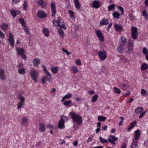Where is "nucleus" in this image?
I'll use <instances>...</instances> for the list:
<instances>
[{
    "instance_id": "nucleus-1",
    "label": "nucleus",
    "mask_w": 148,
    "mask_h": 148,
    "mask_svg": "<svg viewBox=\"0 0 148 148\" xmlns=\"http://www.w3.org/2000/svg\"><path fill=\"white\" fill-rule=\"evenodd\" d=\"M71 115V118L73 120L76 122L78 125L81 124L82 123V119L81 116L77 115L75 112H71L69 113Z\"/></svg>"
},
{
    "instance_id": "nucleus-2",
    "label": "nucleus",
    "mask_w": 148,
    "mask_h": 148,
    "mask_svg": "<svg viewBox=\"0 0 148 148\" xmlns=\"http://www.w3.org/2000/svg\"><path fill=\"white\" fill-rule=\"evenodd\" d=\"M46 75L41 79L42 82L43 84L45 83L46 80H47L50 82H51L53 80V78L51 77L49 73V74H47Z\"/></svg>"
},
{
    "instance_id": "nucleus-3",
    "label": "nucleus",
    "mask_w": 148,
    "mask_h": 148,
    "mask_svg": "<svg viewBox=\"0 0 148 148\" xmlns=\"http://www.w3.org/2000/svg\"><path fill=\"white\" fill-rule=\"evenodd\" d=\"M98 55L101 60H103L106 58V52L104 50H101L98 52Z\"/></svg>"
},
{
    "instance_id": "nucleus-4",
    "label": "nucleus",
    "mask_w": 148,
    "mask_h": 148,
    "mask_svg": "<svg viewBox=\"0 0 148 148\" xmlns=\"http://www.w3.org/2000/svg\"><path fill=\"white\" fill-rule=\"evenodd\" d=\"M30 75L32 79L34 80V82L36 83L37 81V77L38 75V73L36 72V71H32L30 73Z\"/></svg>"
},
{
    "instance_id": "nucleus-5",
    "label": "nucleus",
    "mask_w": 148,
    "mask_h": 148,
    "mask_svg": "<svg viewBox=\"0 0 148 148\" xmlns=\"http://www.w3.org/2000/svg\"><path fill=\"white\" fill-rule=\"evenodd\" d=\"M118 138L114 136L110 135L109 137L108 141L112 145H115L116 143L115 141L117 140Z\"/></svg>"
},
{
    "instance_id": "nucleus-6",
    "label": "nucleus",
    "mask_w": 148,
    "mask_h": 148,
    "mask_svg": "<svg viewBox=\"0 0 148 148\" xmlns=\"http://www.w3.org/2000/svg\"><path fill=\"white\" fill-rule=\"evenodd\" d=\"M96 34L99 40L101 42H103L104 37L103 34L101 31L99 30H97L96 32Z\"/></svg>"
},
{
    "instance_id": "nucleus-7",
    "label": "nucleus",
    "mask_w": 148,
    "mask_h": 148,
    "mask_svg": "<svg viewBox=\"0 0 148 148\" xmlns=\"http://www.w3.org/2000/svg\"><path fill=\"white\" fill-rule=\"evenodd\" d=\"M64 120V119H63L62 116L60 117V119L59 121L58 125V127L59 128L61 129L64 128V123L65 122Z\"/></svg>"
},
{
    "instance_id": "nucleus-8",
    "label": "nucleus",
    "mask_w": 148,
    "mask_h": 148,
    "mask_svg": "<svg viewBox=\"0 0 148 148\" xmlns=\"http://www.w3.org/2000/svg\"><path fill=\"white\" fill-rule=\"evenodd\" d=\"M51 12L52 13L51 16L54 17L55 16V14L56 12V7L55 4L52 3L51 4Z\"/></svg>"
},
{
    "instance_id": "nucleus-9",
    "label": "nucleus",
    "mask_w": 148,
    "mask_h": 148,
    "mask_svg": "<svg viewBox=\"0 0 148 148\" xmlns=\"http://www.w3.org/2000/svg\"><path fill=\"white\" fill-rule=\"evenodd\" d=\"M58 25L60 28H63L64 29H66V27L65 26V23L62 19H60L58 21H57Z\"/></svg>"
},
{
    "instance_id": "nucleus-10",
    "label": "nucleus",
    "mask_w": 148,
    "mask_h": 148,
    "mask_svg": "<svg viewBox=\"0 0 148 148\" xmlns=\"http://www.w3.org/2000/svg\"><path fill=\"white\" fill-rule=\"evenodd\" d=\"M10 12L13 18H14L17 15H19L21 12L18 10H10Z\"/></svg>"
},
{
    "instance_id": "nucleus-11",
    "label": "nucleus",
    "mask_w": 148,
    "mask_h": 148,
    "mask_svg": "<svg viewBox=\"0 0 148 148\" xmlns=\"http://www.w3.org/2000/svg\"><path fill=\"white\" fill-rule=\"evenodd\" d=\"M47 16L46 14L43 11L39 10L37 12V16L39 18H43Z\"/></svg>"
},
{
    "instance_id": "nucleus-12",
    "label": "nucleus",
    "mask_w": 148,
    "mask_h": 148,
    "mask_svg": "<svg viewBox=\"0 0 148 148\" xmlns=\"http://www.w3.org/2000/svg\"><path fill=\"white\" fill-rule=\"evenodd\" d=\"M134 41L129 40L127 45V48L129 51H132L133 49Z\"/></svg>"
},
{
    "instance_id": "nucleus-13",
    "label": "nucleus",
    "mask_w": 148,
    "mask_h": 148,
    "mask_svg": "<svg viewBox=\"0 0 148 148\" xmlns=\"http://www.w3.org/2000/svg\"><path fill=\"white\" fill-rule=\"evenodd\" d=\"M92 7L96 9H97L100 7V3L98 1H94L92 2Z\"/></svg>"
},
{
    "instance_id": "nucleus-14",
    "label": "nucleus",
    "mask_w": 148,
    "mask_h": 148,
    "mask_svg": "<svg viewBox=\"0 0 148 148\" xmlns=\"http://www.w3.org/2000/svg\"><path fill=\"white\" fill-rule=\"evenodd\" d=\"M114 27L116 30L117 32H121L123 29V27L118 24H116L114 25Z\"/></svg>"
},
{
    "instance_id": "nucleus-15",
    "label": "nucleus",
    "mask_w": 148,
    "mask_h": 148,
    "mask_svg": "<svg viewBox=\"0 0 148 148\" xmlns=\"http://www.w3.org/2000/svg\"><path fill=\"white\" fill-rule=\"evenodd\" d=\"M5 72L4 69H1L0 70V78L3 81L5 79Z\"/></svg>"
},
{
    "instance_id": "nucleus-16",
    "label": "nucleus",
    "mask_w": 148,
    "mask_h": 148,
    "mask_svg": "<svg viewBox=\"0 0 148 148\" xmlns=\"http://www.w3.org/2000/svg\"><path fill=\"white\" fill-rule=\"evenodd\" d=\"M45 124L44 123H40L39 124V130L41 132H44L45 130Z\"/></svg>"
},
{
    "instance_id": "nucleus-17",
    "label": "nucleus",
    "mask_w": 148,
    "mask_h": 148,
    "mask_svg": "<svg viewBox=\"0 0 148 148\" xmlns=\"http://www.w3.org/2000/svg\"><path fill=\"white\" fill-rule=\"evenodd\" d=\"M108 21L107 19H105V18H103L100 22V25L102 26L103 25H106L108 23Z\"/></svg>"
},
{
    "instance_id": "nucleus-18",
    "label": "nucleus",
    "mask_w": 148,
    "mask_h": 148,
    "mask_svg": "<svg viewBox=\"0 0 148 148\" xmlns=\"http://www.w3.org/2000/svg\"><path fill=\"white\" fill-rule=\"evenodd\" d=\"M140 130H137L135 132L134 139L135 140H137L139 139L140 134Z\"/></svg>"
},
{
    "instance_id": "nucleus-19",
    "label": "nucleus",
    "mask_w": 148,
    "mask_h": 148,
    "mask_svg": "<svg viewBox=\"0 0 148 148\" xmlns=\"http://www.w3.org/2000/svg\"><path fill=\"white\" fill-rule=\"evenodd\" d=\"M16 50L17 51V53L19 55H21L24 53V50L22 48L17 47L16 48Z\"/></svg>"
},
{
    "instance_id": "nucleus-20",
    "label": "nucleus",
    "mask_w": 148,
    "mask_h": 148,
    "mask_svg": "<svg viewBox=\"0 0 148 148\" xmlns=\"http://www.w3.org/2000/svg\"><path fill=\"white\" fill-rule=\"evenodd\" d=\"M43 32L45 36L48 37L49 36V31L47 28L44 27L43 29Z\"/></svg>"
},
{
    "instance_id": "nucleus-21",
    "label": "nucleus",
    "mask_w": 148,
    "mask_h": 148,
    "mask_svg": "<svg viewBox=\"0 0 148 148\" xmlns=\"http://www.w3.org/2000/svg\"><path fill=\"white\" fill-rule=\"evenodd\" d=\"M116 49L117 51L119 53H121L124 52V49L123 45H120Z\"/></svg>"
},
{
    "instance_id": "nucleus-22",
    "label": "nucleus",
    "mask_w": 148,
    "mask_h": 148,
    "mask_svg": "<svg viewBox=\"0 0 148 148\" xmlns=\"http://www.w3.org/2000/svg\"><path fill=\"white\" fill-rule=\"evenodd\" d=\"M1 29L3 31H5L8 29V25L6 23H3L1 25Z\"/></svg>"
},
{
    "instance_id": "nucleus-23",
    "label": "nucleus",
    "mask_w": 148,
    "mask_h": 148,
    "mask_svg": "<svg viewBox=\"0 0 148 148\" xmlns=\"http://www.w3.org/2000/svg\"><path fill=\"white\" fill-rule=\"evenodd\" d=\"M74 2L76 9H79L81 7V5L79 3V0H74Z\"/></svg>"
},
{
    "instance_id": "nucleus-24",
    "label": "nucleus",
    "mask_w": 148,
    "mask_h": 148,
    "mask_svg": "<svg viewBox=\"0 0 148 148\" xmlns=\"http://www.w3.org/2000/svg\"><path fill=\"white\" fill-rule=\"evenodd\" d=\"M143 110V108L141 107H138L135 110V112L136 113H140Z\"/></svg>"
},
{
    "instance_id": "nucleus-25",
    "label": "nucleus",
    "mask_w": 148,
    "mask_h": 148,
    "mask_svg": "<svg viewBox=\"0 0 148 148\" xmlns=\"http://www.w3.org/2000/svg\"><path fill=\"white\" fill-rule=\"evenodd\" d=\"M72 97V95L70 93L69 94H68L67 95H66L64 96L62 99L61 100V101H63L65 99H69Z\"/></svg>"
},
{
    "instance_id": "nucleus-26",
    "label": "nucleus",
    "mask_w": 148,
    "mask_h": 148,
    "mask_svg": "<svg viewBox=\"0 0 148 148\" xmlns=\"http://www.w3.org/2000/svg\"><path fill=\"white\" fill-rule=\"evenodd\" d=\"M37 3L38 5L41 6H46V3L43 1L40 0L38 1H37Z\"/></svg>"
},
{
    "instance_id": "nucleus-27",
    "label": "nucleus",
    "mask_w": 148,
    "mask_h": 148,
    "mask_svg": "<svg viewBox=\"0 0 148 148\" xmlns=\"http://www.w3.org/2000/svg\"><path fill=\"white\" fill-rule=\"evenodd\" d=\"M132 33L134 34H138V32L136 27L132 26L131 29Z\"/></svg>"
},
{
    "instance_id": "nucleus-28",
    "label": "nucleus",
    "mask_w": 148,
    "mask_h": 148,
    "mask_svg": "<svg viewBox=\"0 0 148 148\" xmlns=\"http://www.w3.org/2000/svg\"><path fill=\"white\" fill-rule=\"evenodd\" d=\"M138 147V145L137 144V143H136L134 142V139H133V142L130 146L131 148H137Z\"/></svg>"
},
{
    "instance_id": "nucleus-29",
    "label": "nucleus",
    "mask_w": 148,
    "mask_h": 148,
    "mask_svg": "<svg viewBox=\"0 0 148 148\" xmlns=\"http://www.w3.org/2000/svg\"><path fill=\"white\" fill-rule=\"evenodd\" d=\"M40 62V60L38 58H36L33 60V63L35 65H38Z\"/></svg>"
},
{
    "instance_id": "nucleus-30",
    "label": "nucleus",
    "mask_w": 148,
    "mask_h": 148,
    "mask_svg": "<svg viewBox=\"0 0 148 148\" xmlns=\"http://www.w3.org/2000/svg\"><path fill=\"white\" fill-rule=\"evenodd\" d=\"M106 117L101 116H99L98 117V120L99 121H104L106 120Z\"/></svg>"
},
{
    "instance_id": "nucleus-31",
    "label": "nucleus",
    "mask_w": 148,
    "mask_h": 148,
    "mask_svg": "<svg viewBox=\"0 0 148 148\" xmlns=\"http://www.w3.org/2000/svg\"><path fill=\"white\" fill-rule=\"evenodd\" d=\"M18 73L21 74H23L25 72V68L23 67L22 68L18 69Z\"/></svg>"
},
{
    "instance_id": "nucleus-32",
    "label": "nucleus",
    "mask_w": 148,
    "mask_h": 148,
    "mask_svg": "<svg viewBox=\"0 0 148 148\" xmlns=\"http://www.w3.org/2000/svg\"><path fill=\"white\" fill-rule=\"evenodd\" d=\"M18 99L20 100V102L24 103L25 101V99L23 96L20 95H18Z\"/></svg>"
},
{
    "instance_id": "nucleus-33",
    "label": "nucleus",
    "mask_w": 148,
    "mask_h": 148,
    "mask_svg": "<svg viewBox=\"0 0 148 148\" xmlns=\"http://www.w3.org/2000/svg\"><path fill=\"white\" fill-rule=\"evenodd\" d=\"M121 40H123L121 41V43L122 44V45H125L127 43V42L126 41V40L125 38L123 37V36H121Z\"/></svg>"
},
{
    "instance_id": "nucleus-34",
    "label": "nucleus",
    "mask_w": 148,
    "mask_h": 148,
    "mask_svg": "<svg viewBox=\"0 0 148 148\" xmlns=\"http://www.w3.org/2000/svg\"><path fill=\"white\" fill-rule=\"evenodd\" d=\"M148 69V65L147 64H144L141 66V69L144 71Z\"/></svg>"
},
{
    "instance_id": "nucleus-35",
    "label": "nucleus",
    "mask_w": 148,
    "mask_h": 148,
    "mask_svg": "<svg viewBox=\"0 0 148 148\" xmlns=\"http://www.w3.org/2000/svg\"><path fill=\"white\" fill-rule=\"evenodd\" d=\"M51 71L53 73H56L58 71V68L57 67H51Z\"/></svg>"
},
{
    "instance_id": "nucleus-36",
    "label": "nucleus",
    "mask_w": 148,
    "mask_h": 148,
    "mask_svg": "<svg viewBox=\"0 0 148 148\" xmlns=\"http://www.w3.org/2000/svg\"><path fill=\"white\" fill-rule=\"evenodd\" d=\"M112 15L114 18H119L120 14L118 12H115L112 14Z\"/></svg>"
},
{
    "instance_id": "nucleus-37",
    "label": "nucleus",
    "mask_w": 148,
    "mask_h": 148,
    "mask_svg": "<svg viewBox=\"0 0 148 148\" xmlns=\"http://www.w3.org/2000/svg\"><path fill=\"white\" fill-rule=\"evenodd\" d=\"M98 97V95H97L95 94L92 97V103H94L95 102L97 99Z\"/></svg>"
},
{
    "instance_id": "nucleus-38",
    "label": "nucleus",
    "mask_w": 148,
    "mask_h": 148,
    "mask_svg": "<svg viewBox=\"0 0 148 148\" xmlns=\"http://www.w3.org/2000/svg\"><path fill=\"white\" fill-rule=\"evenodd\" d=\"M71 69L73 70L74 74L76 73L78 71L77 68L74 66H72L71 68Z\"/></svg>"
},
{
    "instance_id": "nucleus-39",
    "label": "nucleus",
    "mask_w": 148,
    "mask_h": 148,
    "mask_svg": "<svg viewBox=\"0 0 148 148\" xmlns=\"http://www.w3.org/2000/svg\"><path fill=\"white\" fill-rule=\"evenodd\" d=\"M99 139L100 142L102 144L106 143L108 141V140L103 139L101 136L99 137Z\"/></svg>"
},
{
    "instance_id": "nucleus-40",
    "label": "nucleus",
    "mask_w": 148,
    "mask_h": 148,
    "mask_svg": "<svg viewBox=\"0 0 148 148\" xmlns=\"http://www.w3.org/2000/svg\"><path fill=\"white\" fill-rule=\"evenodd\" d=\"M115 5L114 4H112L109 5L108 7V9L109 11L112 10L114 8Z\"/></svg>"
},
{
    "instance_id": "nucleus-41",
    "label": "nucleus",
    "mask_w": 148,
    "mask_h": 148,
    "mask_svg": "<svg viewBox=\"0 0 148 148\" xmlns=\"http://www.w3.org/2000/svg\"><path fill=\"white\" fill-rule=\"evenodd\" d=\"M113 91L115 92V93L117 94H120L121 92L120 90L116 87L114 88Z\"/></svg>"
},
{
    "instance_id": "nucleus-42",
    "label": "nucleus",
    "mask_w": 148,
    "mask_h": 148,
    "mask_svg": "<svg viewBox=\"0 0 148 148\" xmlns=\"http://www.w3.org/2000/svg\"><path fill=\"white\" fill-rule=\"evenodd\" d=\"M23 9L24 10H25L27 7V2L26 0H24V3L23 4Z\"/></svg>"
},
{
    "instance_id": "nucleus-43",
    "label": "nucleus",
    "mask_w": 148,
    "mask_h": 148,
    "mask_svg": "<svg viewBox=\"0 0 148 148\" xmlns=\"http://www.w3.org/2000/svg\"><path fill=\"white\" fill-rule=\"evenodd\" d=\"M68 12L69 14H70V18H72L73 17V16L74 14V12L71 10H69L68 11Z\"/></svg>"
},
{
    "instance_id": "nucleus-44",
    "label": "nucleus",
    "mask_w": 148,
    "mask_h": 148,
    "mask_svg": "<svg viewBox=\"0 0 148 148\" xmlns=\"http://www.w3.org/2000/svg\"><path fill=\"white\" fill-rule=\"evenodd\" d=\"M24 29L25 30V32L27 34H29V32L28 30V27L27 26H25V25L24 26Z\"/></svg>"
},
{
    "instance_id": "nucleus-45",
    "label": "nucleus",
    "mask_w": 148,
    "mask_h": 148,
    "mask_svg": "<svg viewBox=\"0 0 148 148\" xmlns=\"http://www.w3.org/2000/svg\"><path fill=\"white\" fill-rule=\"evenodd\" d=\"M72 102V101L71 100H69V101H64V106H68L70 105Z\"/></svg>"
},
{
    "instance_id": "nucleus-46",
    "label": "nucleus",
    "mask_w": 148,
    "mask_h": 148,
    "mask_svg": "<svg viewBox=\"0 0 148 148\" xmlns=\"http://www.w3.org/2000/svg\"><path fill=\"white\" fill-rule=\"evenodd\" d=\"M19 21L21 24L22 26L25 25V22L24 21V19L22 18H20L19 19Z\"/></svg>"
},
{
    "instance_id": "nucleus-47",
    "label": "nucleus",
    "mask_w": 148,
    "mask_h": 148,
    "mask_svg": "<svg viewBox=\"0 0 148 148\" xmlns=\"http://www.w3.org/2000/svg\"><path fill=\"white\" fill-rule=\"evenodd\" d=\"M118 9L121 12V15H123V14L124 10L123 8L121 6H119L118 7Z\"/></svg>"
},
{
    "instance_id": "nucleus-48",
    "label": "nucleus",
    "mask_w": 148,
    "mask_h": 148,
    "mask_svg": "<svg viewBox=\"0 0 148 148\" xmlns=\"http://www.w3.org/2000/svg\"><path fill=\"white\" fill-rule=\"evenodd\" d=\"M23 103H24L19 102L17 105V108L18 109H21L23 105Z\"/></svg>"
},
{
    "instance_id": "nucleus-49",
    "label": "nucleus",
    "mask_w": 148,
    "mask_h": 148,
    "mask_svg": "<svg viewBox=\"0 0 148 148\" xmlns=\"http://www.w3.org/2000/svg\"><path fill=\"white\" fill-rule=\"evenodd\" d=\"M8 40L11 46H12L14 45V39H8Z\"/></svg>"
},
{
    "instance_id": "nucleus-50",
    "label": "nucleus",
    "mask_w": 148,
    "mask_h": 148,
    "mask_svg": "<svg viewBox=\"0 0 148 148\" xmlns=\"http://www.w3.org/2000/svg\"><path fill=\"white\" fill-rule=\"evenodd\" d=\"M58 32L60 34L61 36L63 37L64 36V32L61 29H59L58 30Z\"/></svg>"
},
{
    "instance_id": "nucleus-51",
    "label": "nucleus",
    "mask_w": 148,
    "mask_h": 148,
    "mask_svg": "<svg viewBox=\"0 0 148 148\" xmlns=\"http://www.w3.org/2000/svg\"><path fill=\"white\" fill-rule=\"evenodd\" d=\"M143 52L145 55L148 53V51L146 47L143 48Z\"/></svg>"
},
{
    "instance_id": "nucleus-52",
    "label": "nucleus",
    "mask_w": 148,
    "mask_h": 148,
    "mask_svg": "<svg viewBox=\"0 0 148 148\" xmlns=\"http://www.w3.org/2000/svg\"><path fill=\"white\" fill-rule=\"evenodd\" d=\"M75 63L78 66L81 65L82 64V63L80 60L78 59H77L75 61Z\"/></svg>"
},
{
    "instance_id": "nucleus-53",
    "label": "nucleus",
    "mask_w": 148,
    "mask_h": 148,
    "mask_svg": "<svg viewBox=\"0 0 148 148\" xmlns=\"http://www.w3.org/2000/svg\"><path fill=\"white\" fill-rule=\"evenodd\" d=\"M62 51L63 52L66 53L67 55H69L71 53L70 52H69L67 50L64 48L62 49Z\"/></svg>"
},
{
    "instance_id": "nucleus-54",
    "label": "nucleus",
    "mask_w": 148,
    "mask_h": 148,
    "mask_svg": "<svg viewBox=\"0 0 148 148\" xmlns=\"http://www.w3.org/2000/svg\"><path fill=\"white\" fill-rule=\"evenodd\" d=\"M22 122L24 123H26L28 121V119L25 117H23L22 118Z\"/></svg>"
},
{
    "instance_id": "nucleus-55",
    "label": "nucleus",
    "mask_w": 148,
    "mask_h": 148,
    "mask_svg": "<svg viewBox=\"0 0 148 148\" xmlns=\"http://www.w3.org/2000/svg\"><path fill=\"white\" fill-rule=\"evenodd\" d=\"M0 37L2 39H4L5 37V34L0 31Z\"/></svg>"
},
{
    "instance_id": "nucleus-56",
    "label": "nucleus",
    "mask_w": 148,
    "mask_h": 148,
    "mask_svg": "<svg viewBox=\"0 0 148 148\" xmlns=\"http://www.w3.org/2000/svg\"><path fill=\"white\" fill-rule=\"evenodd\" d=\"M136 123V121H134V122H132L130 123V125L132 128H133L135 126Z\"/></svg>"
},
{
    "instance_id": "nucleus-57",
    "label": "nucleus",
    "mask_w": 148,
    "mask_h": 148,
    "mask_svg": "<svg viewBox=\"0 0 148 148\" xmlns=\"http://www.w3.org/2000/svg\"><path fill=\"white\" fill-rule=\"evenodd\" d=\"M137 35L138 34H134L132 33V37L133 39H136L137 37Z\"/></svg>"
},
{
    "instance_id": "nucleus-58",
    "label": "nucleus",
    "mask_w": 148,
    "mask_h": 148,
    "mask_svg": "<svg viewBox=\"0 0 148 148\" xmlns=\"http://www.w3.org/2000/svg\"><path fill=\"white\" fill-rule=\"evenodd\" d=\"M141 92L142 94L143 95H145L144 94H146L147 95L148 94L147 93H146L147 92L144 89H142L141 90Z\"/></svg>"
},
{
    "instance_id": "nucleus-59",
    "label": "nucleus",
    "mask_w": 148,
    "mask_h": 148,
    "mask_svg": "<svg viewBox=\"0 0 148 148\" xmlns=\"http://www.w3.org/2000/svg\"><path fill=\"white\" fill-rule=\"evenodd\" d=\"M53 23L54 26H57L58 25L57 21L56 20H54L53 21Z\"/></svg>"
},
{
    "instance_id": "nucleus-60",
    "label": "nucleus",
    "mask_w": 148,
    "mask_h": 148,
    "mask_svg": "<svg viewBox=\"0 0 148 148\" xmlns=\"http://www.w3.org/2000/svg\"><path fill=\"white\" fill-rule=\"evenodd\" d=\"M146 112V111H145L143 112H142V113H140L141 114L139 116V118H142L145 114Z\"/></svg>"
},
{
    "instance_id": "nucleus-61",
    "label": "nucleus",
    "mask_w": 148,
    "mask_h": 148,
    "mask_svg": "<svg viewBox=\"0 0 148 148\" xmlns=\"http://www.w3.org/2000/svg\"><path fill=\"white\" fill-rule=\"evenodd\" d=\"M112 25V23H110L107 27L106 29L107 30L108 32L109 30V29L111 27Z\"/></svg>"
},
{
    "instance_id": "nucleus-62",
    "label": "nucleus",
    "mask_w": 148,
    "mask_h": 148,
    "mask_svg": "<svg viewBox=\"0 0 148 148\" xmlns=\"http://www.w3.org/2000/svg\"><path fill=\"white\" fill-rule=\"evenodd\" d=\"M148 14L147 13V12L146 10H144L143 12V16H147V14Z\"/></svg>"
},
{
    "instance_id": "nucleus-63",
    "label": "nucleus",
    "mask_w": 148,
    "mask_h": 148,
    "mask_svg": "<svg viewBox=\"0 0 148 148\" xmlns=\"http://www.w3.org/2000/svg\"><path fill=\"white\" fill-rule=\"evenodd\" d=\"M22 58L24 59L25 60H26L27 59V58L25 55H24V54H22L21 55Z\"/></svg>"
},
{
    "instance_id": "nucleus-64",
    "label": "nucleus",
    "mask_w": 148,
    "mask_h": 148,
    "mask_svg": "<svg viewBox=\"0 0 148 148\" xmlns=\"http://www.w3.org/2000/svg\"><path fill=\"white\" fill-rule=\"evenodd\" d=\"M95 92V91L92 90H89L88 91V93L90 95H92Z\"/></svg>"
}]
</instances>
